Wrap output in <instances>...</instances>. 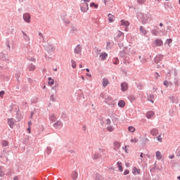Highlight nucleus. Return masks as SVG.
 Returning a JSON list of instances; mask_svg holds the SVG:
<instances>
[{
    "instance_id": "obj_1",
    "label": "nucleus",
    "mask_w": 180,
    "mask_h": 180,
    "mask_svg": "<svg viewBox=\"0 0 180 180\" xmlns=\"http://www.w3.org/2000/svg\"><path fill=\"white\" fill-rule=\"evenodd\" d=\"M80 9L82 12H88V9H89V6L85 2H82L80 4Z\"/></svg>"
},
{
    "instance_id": "obj_2",
    "label": "nucleus",
    "mask_w": 180,
    "mask_h": 180,
    "mask_svg": "<svg viewBox=\"0 0 180 180\" xmlns=\"http://www.w3.org/2000/svg\"><path fill=\"white\" fill-rule=\"evenodd\" d=\"M153 44H154V46L160 47V46H162V44H164V42H162V40H161L160 39H156L155 40V41L153 42Z\"/></svg>"
},
{
    "instance_id": "obj_3",
    "label": "nucleus",
    "mask_w": 180,
    "mask_h": 180,
    "mask_svg": "<svg viewBox=\"0 0 180 180\" xmlns=\"http://www.w3.org/2000/svg\"><path fill=\"white\" fill-rule=\"evenodd\" d=\"M23 19L27 23H30V14L26 13L23 15Z\"/></svg>"
},
{
    "instance_id": "obj_4",
    "label": "nucleus",
    "mask_w": 180,
    "mask_h": 180,
    "mask_svg": "<svg viewBox=\"0 0 180 180\" xmlns=\"http://www.w3.org/2000/svg\"><path fill=\"white\" fill-rule=\"evenodd\" d=\"M121 89L123 92L127 91L129 89V86L127 85V83L123 82L121 84Z\"/></svg>"
},
{
    "instance_id": "obj_5",
    "label": "nucleus",
    "mask_w": 180,
    "mask_h": 180,
    "mask_svg": "<svg viewBox=\"0 0 180 180\" xmlns=\"http://www.w3.org/2000/svg\"><path fill=\"white\" fill-rule=\"evenodd\" d=\"M141 173V170L140 169H137V167H134L132 169V174L134 175H140Z\"/></svg>"
},
{
    "instance_id": "obj_6",
    "label": "nucleus",
    "mask_w": 180,
    "mask_h": 180,
    "mask_svg": "<svg viewBox=\"0 0 180 180\" xmlns=\"http://www.w3.org/2000/svg\"><path fill=\"white\" fill-rule=\"evenodd\" d=\"M53 127H55V129H61V127H63V122H61V121H57L53 124Z\"/></svg>"
},
{
    "instance_id": "obj_7",
    "label": "nucleus",
    "mask_w": 180,
    "mask_h": 180,
    "mask_svg": "<svg viewBox=\"0 0 180 180\" xmlns=\"http://www.w3.org/2000/svg\"><path fill=\"white\" fill-rule=\"evenodd\" d=\"M107 58H108V53L106 52H103L100 54V58L103 61H105V60H106Z\"/></svg>"
},
{
    "instance_id": "obj_8",
    "label": "nucleus",
    "mask_w": 180,
    "mask_h": 180,
    "mask_svg": "<svg viewBox=\"0 0 180 180\" xmlns=\"http://www.w3.org/2000/svg\"><path fill=\"white\" fill-rule=\"evenodd\" d=\"M8 124L9 127H11V129H13V126L15 124V121L13 120V118L8 119Z\"/></svg>"
},
{
    "instance_id": "obj_9",
    "label": "nucleus",
    "mask_w": 180,
    "mask_h": 180,
    "mask_svg": "<svg viewBox=\"0 0 180 180\" xmlns=\"http://www.w3.org/2000/svg\"><path fill=\"white\" fill-rule=\"evenodd\" d=\"M154 115H155L154 112L148 111L146 113V116L147 119H151V117H154Z\"/></svg>"
},
{
    "instance_id": "obj_10",
    "label": "nucleus",
    "mask_w": 180,
    "mask_h": 180,
    "mask_svg": "<svg viewBox=\"0 0 180 180\" xmlns=\"http://www.w3.org/2000/svg\"><path fill=\"white\" fill-rule=\"evenodd\" d=\"M158 130L155 128H153L150 130V134L152 136H158Z\"/></svg>"
},
{
    "instance_id": "obj_11",
    "label": "nucleus",
    "mask_w": 180,
    "mask_h": 180,
    "mask_svg": "<svg viewBox=\"0 0 180 180\" xmlns=\"http://www.w3.org/2000/svg\"><path fill=\"white\" fill-rule=\"evenodd\" d=\"M155 157H156V160H158V161H160V160H161V158H162V155L161 154V152H160L158 150L156 151Z\"/></svg>"
},
{
    "instance_id": "obj_12",
    "label": "nucleus",
    "mask_w": 180,
    "mask_h": 180,
    "mask_svg": "<svg viewBox=\"0 0 180 180\" xmlns=\"http://www.w3.org/2000/svg\"><path fill=\"white\" fill-rule=\"evenodd\" d=\"M121 23V26H129L130 25V22H129V21L127 20H122L120 21Z\"/></svg>"
},
{
    "instance_id": "obj_13",
    "label": "nucleus",
    "mask_w": 180,
    "mask_h": 180,
    "mask_svg": "<svg viewBox=\"0 0 180 180\" xmlns=\"http://www.w3.org/2000/svg\"><path fill=\"white\" fill-rule=\"evenodd\" d=\"M75 54H79V53H81V46L77 45V46L75 48Z\"/></svg>"
},
{
    "instance_id": "obj_14",
    "label": "nucleus",
    "mask_w": 180,
    "mask_h": 180,
    "mask_svg": "<svg viewBox=\"0 0 180 180\" xmlns=\"http://www.w3.org/2000/svg\"><path fill=\"white\" fill-rule=\"evenodd\" d=\"M162 60V56L158 55L155 58V63H160Z\"/></svg>"
},
{
    "instance_id": "obj_15",
    "label": "nucleus",
    "mask_w": 180,
    "mask_h": 180,
    "mask_svg": "<svg viewBox=\"0 0 180 180\" xmlns=\"http://www.w3.org/2000/svg\"><path fill=\"white\" fill-rule=\"evenodd\" d=\"M120 143L118 141L114 142V148L115 150H119L120 148Z\"/></svg>"
},
{
    "instance_id": "obj_16",
    "label": "nucleus",
    "mask_w": 180,
    "mask_h": 180,
    "mask_svg": "<svg viewBox=\"0 0 180 180\" xmlns=\"http://www.w3.org/2000/svg\"><path fill=\"white\" fill-rule=\"evenodd\" d=\"M140 32L142 34H147L148 33L147 30H146V28H144V27L143 26L140 27Z\"/></svg>"
},
{
    "instance_id": "obj_17",
    "label": "nucleus",
    "mask_w": 180,
    "mask_h": 180,
    "mask_svg": "<svg viewBox=\"0 0 180 180\" xmlns=\"http://www.w3.org/2000/svg\"><path fill=\"white\" fill-rule=\"evenodd\" d=\"M1 146L2 147H8L9 146V142L6 140L1 141Z\"/></svg>"
},
{
    "instance_id": "obj_18",
    "label": "nucleus",
    "mask_w": 180,
    "mask_h": 180,
    "mask_svg": "<svg viewBox=\"0 0 180 180\" xmlns=\"http://www.w3.org/2000/svg\"><path fill=\"white\" fill-rule=\"evenodd\" d=\"M108 20H109L110 23H112L113 22V20H115V15H113L112 14H108Z\"/></svg>"
},
{
    "instance_id": "obj_19",
    "label": "nucleus",
    "mask_w": 180,
    "mask_h": 180,
    "mask_svg": "<svg viewBox=\"0 0 180 180\" xmlns=\"http://www.w3.org/2000/svg\"><path fill=\"white\" fill-rule=\"evenodd\" d=\"M105 102L108 103V105H112L113 103V100L112 99V97H108Z\"/></svg>"
},
{
    "instance_id": "obj_20",
    "label": "nucleus",
    "mask_w": 180,
    "mask_h": 180,
    "mask_svg": "<svg viewBox=\"0 0 180 180\" xmlns=\"http://www.w3.org/2000/svg\"><path fill=\"white\" fill-rule=\"evenodd\" d=\"M72 179H74V180L77 179L78 178V172H73L72 173Z\"/></svg>"
},
{
    "instance_id": "obj_21",
    "label": "nucleus",
    "mask_w": 180,
    "mask_h": 180,
    "mask_svg": "<svg viewBox=\"0 0 180 180\" xmlns=\"http://www.w3.org/2000/svg\"><path fill=\"white\" fill-rule=\"evenodd\" d=\"M125 105H126V103H124V101H119V103H118V106H119L120 108H124Z\"/></svg>"
},
{
    "instance_id": "obj_22",
    "label": "nucleus",
    "mask_w": 180,
    "mask_h": 180,
    "mask_svg": "<svg viewBox=\"0 0 180 180\" xmlns=\"http://www.w3.org/2000/svg\"><path fill=\"white\" fill-rule=\"evenodd\" d=\"M109 84V81L107 79H103V86L105 87L108 86Z\"/></svg>"
},
{
    "instance_id": "obj_23",
    "label": "nucleus",
    "mask_w": 180,
    "mask_h": 180,
    "mask_svg": "<svg viewBox=\"0 0 180 180\" xmlns=\"http://www.w3.org/2000/svg\"><path fill=\"white\" fill-rule=\"evenodd\" d=\"M48 79H49L48 84L50 86H51L52 85H54V79H52L51 77H49Z\"/></svg>"
},
{
    "instance_id": "obj_24",
    "label": "nucleus",
    "mask_w": 180,
    "mask_h": 180,
    "mask_svg": "<svg viewBox=\"0 0 180 180\" xmlns=\"http://www.w3.org/2000/svg\"><path fill=\"white\" fill-rule=\"evenodd\" d=\"M117 166L120 172H123V167H122V162H118Z\"/></svg>"
},
{
    "instance_id": "obj_25",
    "label": "nucleus",
    "mask_w": 180,
    "mask_h": 180,
    "mask_svg": "<svg viewBox=\"0 0 180 180\" xmlns=\"http://www.w3.org/2000/svg\"><path fill=\"white\" fill-rule=\"evenodd\" d=\"M50 119L51 120V122H56V120H57V117H56L55 115L52 114L51 116H50Z\"/></svg>"
},
{
    "instance_id": "obj_26",
    "label": "nucleus",
    "mask_w": 180,
    "mask_h": 180,
    "mask_svg": "<svg viewBox=\"0 0 180 180\" xmlns=\"http://www.w3.org/2000/svg\"><path fill=\"white\" fill-rule=\"evenodd\" d=\"M128 130L131 133H134L136 131V128H134V127H129Z\"/></svg>"
},
{
    "instance_id": "obj_27",
    "label": "nucleus",
    "mask_w": 180,
    "mask_h": 180,
    "mask_svg": "<svg viewBox=\"0 0 180 180\" xmlns=\"http://www.w3.org/2000/svg\"><path fill=\"white\" fill-rule=\"evenodd\" d=\"M139 142V139L136 138V137H134V138H131V143H138Z\"/></svg>"
},
{
    "instance_id": "obj_28",
    "label": "nucleus",
    "mask_w": 180,
    "mask_h": 180,
    "mask_svg": "<svg viewBox=\"0 0 180 180\" xmlns=\"http://www.w3.org/2000/svg\"><path fill=\"white\" fill-rule=\"evenodd\" d=\"M71 64L72 68H77V63L74 60H71Z\"/></svg>"
},
{
    "instance_id": "obj_29",
    "label": "nucleus",
    "mask_w": 180,
    "mask_h": 180,
    "mask_svg": "<svg viewBox=\"0 0 180 180\" xmlns=\"http://www.w3.org/2000/svg\"><path fill=\"white\" fill-rule=\"evenodd\" d=\"M98 4H96L95 3H92L90 4L91 8H94V9H98Z\"/></svg>"
},
{
    "instance_id": "obj_30",
    "label": "nucleus",
    "mask_w": 180,
    "mask_h": 180,
    "mask_svg": "<svg viewBox=\"0 0 180 180\" xmlns=\"http://www.w3.org/2000/svg\"><path fill=\"white\" fill-rule=\"evenodd\" d=\"M167 44H168L169 47H171V43H172V39H167L166 41Z\"/></svg>"
},
{
    "instance_id": "obj_31",
    "label": "nucleus",
    "mask_w": 180,
    "mask_h": 180,
    "mask_svg": "<svg viewBox=\"0 0 180 180\" xmlns=\"http://www.w3.org/2000/svg\"><path fill=\"white\" fill-rule=\"evenodd\" d=\"M170 101L172 102V103H176V101L175 100V96H172L169 97Z\"/></svg>"
},
{
    "instance_id": "obj_32",
    "label": "nucleus",
    "mask_w": 180,
    "mask_h": 180,
    "mask_svg": "<svg viewBox=\"0 0 180 180\" xmlns=\"http://www.w3.org/2000/svg\"><path fill=\"white\" fill-rule=\"evenodd\" d=\"M5 175V172L4 171V168L0 167V176H4Z\"/></svg>"
},
{
    "instance_id": "obj_33",
    "label": "nucleus",
    "mask_w": 180,
    "mask_h": 180,
    "mask_svg": "<svg viewBox=\"0 0 180 180\" xmlns=\"http://www.w3.org/2000/svg\"><path fill=\"white\" fill-rule=\"evenodd\" d=\"M113 64H115V65H117V64H119V58H115L113 60Z\"/></svg>"
},
{
    "instance_id": "obj_34",
    "label": "nucleus",
    "mask_w": 180,
    "mask_h": 180,
    "mask_svg": "<svg viewBox=\"0 0 180 180\" xmlns=\"http://www.w3.org/2000/svg\"><path fill=\"white\" fill-rule=\"evenodd\" d=\"M107 130H108V131L112 132V131H113V130H115V129L113 128V127L109 126L107 127Z\"/></svg>"
},
{
    "instance_id": "obj_35",
    "label": "nucleus",
    "mask_w": 180,
    "mask_h": 180,
    "mask_svg": "<svg viewBox=\"0 0 180 180\" xmlns=\"http://www.w3.org/2000/svg\"><path fill=\"white\" fill-rule=\"evenodd\" d=\"M154 99V96H150V97H148V101H150V102H151L152 103H154V101H153Z\"/></svg>"
},
{
    "instance_id": "obj_36",
    "label": "nucleus",
    "mask_w": 180,
    "mask_h": 180,
    "mask_svg": "<svg viewBox=\"0 0 180 180\" xmlns=\"http://www.w3.org/2000/svg\"><path fill=\"white\" fill-rule=\"evenodd\" d=\"M30 71H34V70H36V66H34V65H30Z\"/></svg>"
},
{
    "instance_id": "obj_37",
    "label": "nucleus",
    "mask_w": 180,
    "mask_h": 180,
    "mask_svg": "<svg viewBox=\"0 0 180 180\" xmlns=\"http://www.w3.org/2000/svg\"><path fill=\"white\" fill-rule=\"evenodd\" d=\"M157 140H158V141H159V143H162V137H161V135H159L157 137Z\"/></svg>"
},
{
    "instance_id": "obj_38",
    "label": "nucleus",
    "mask_w": 180,
    "mask_h": 180,
    "mask_svg": "<svg viewBox=\"0 0 180 180\" xmlns=\"http://www.w3.org/2000/svg\"><path fill=\"white\" fill-rule=\"evenodd\" d=\"M138 4H140V5H143L146 2V0H137Z\"/></svg>"
},
{
    "instance_id": "obj_39",
    "label": "nucleus",
    "mask_w": 180,
    "mask_h": 180,
    "mask_svg": "<svg viewBox=\"0 0 180 180\" xmlns=\"http://www.w3.org/2000/svg\"><path fill=\"white\" fill-rule=\"evenodd\" d=\"M163 84H164L165 86H167V87H168V85H169V82H168V81H167V80H165Z\"/></svg>"
},
{
    "instance_id": "obj_40",
    "label": "nucleus",
    "mask_w": 180,
    "mask_h": 180,
    "mask_svg": "<svg viewBox=\"0 0 180 180\" xmlns=\"http://www.w3.org/2000/svg\"><path fill=\"white\" fill-rule=\"evenodd\" d=\"M129 174H130V172L129 171V169L124 170V175H129Z\"/></svg>"
},
{
    "instance_id": "obj_41",
    "label": "nucleus",
    "mask_w": 180,
    "mask_h": 180,
    "mask_svg": "<svg viewBox=\"0 0 180 180\" xmlns=\"http://www.w3.org/2000/svg\"><path fill=\"white\" fill-rule=\"evenodd\" d=\"M46 151H47V154H50L51 153V148H47Z\"/></svg>"
},
{
    "instance_id": "obj_42",
    "label": "nucleus",
    "mask_w": 180,
    "mask_h": 180,
    "mask_svg": "<svg viewBox=\"0 0 180 180\" xmlns=\"http://www.w3.org/2000/svg\"><path fill=\"white\" fill-rule=\"evenodd\" d=\"M94 160H98V158H99V155L95 154V155H94Z\"/></svg>"
},
{
    "instance_id": "obj_43",
    "label": "nucleus",
    "mask_w": 180,
    "mask_h": 180,
    "mask_svg": "<svg viewBox=\"0 0 180 180\" xmlns=\"http://www.w3.org/2000/svg\"><path fill=\"white\" fill-rule=\"evenodd\" d=\"M175 158V155H169V158L170 159V160H172V159H174Z\"/></svg>"
},
{
    "instance_id": "obj_44",
    "label": "nucleus",
    "mask_w": 180,
    "mask_h": 180,
    "mask_svg": "<svg viewBox=\"0 0 180 180\" xmlns=\"http://www.w3.org/2000/svg\"><path fill=\"white\" fill-rule=\"evenodd\" d=\"M106 123H107V124H110V123H111L110 119H107Z\"/></svg>"
},
{
    "instance_id": "obj_45",
    "label": "nucleus",
    "mask_w": 180,
    "mask_h": 180,
    "mask_svg": "<svg viewBox=\"0 0 180 180\" xmlns=\"http://www.w3.org/2000/svg\"><path fill=\"white\" fill-rule=\"evenodd\" d=\"M118 36H119V37H120V36H123V32L119 31L118 32Z\"/></svg>"
},
{
    "instance_id": "obj_46",
    "label": "nucleus",
    "mask_w": 180,
    "mask_h": 180,
    "mask_svg": "<svg viewBox=\"0 0 180 180\" xmlns=\"http://www.w3.org/2000/svg\"><path fill=\"white\" fill-rule=\"evenodd\" d=\"M4 94H5V91H0V96H2Z\"/></svg>"
},
{
    "instance_id": "obj_47",
    "label": "nucleus",
    "mask_w": 180,
    "mask_h": 180,
    "mask_svg": "<svg viewBox=\"0 0 180 180\" xmlns=\"http://www.w3.org/2000/svg\"><path fill=\"white\" fill-rule=\"evenodd\" d=\"M125 167H127V168H129V167H130V163H126V164H125Z\"/></svg>"
},
{
    "instance_id": "obj_48",
    "label": "nucleus",
    "mask_w": 180,
    "mask_h": 180,
    "mask_svg": "<svg viewBox=\"0 0 180 180\" xmlns=\"http://www.w3.org/2000/svg\"><path fill=\"white\" fill-rule=\"evenodd\" d=\"M155 75L156 78H158L160 77V75L158 73H155Z\"/></svg>"
},
{
    "instance_id": "obj_49",
    "label": "nucleus",
    "mask_w": 180,
    "mask_h": 180,
    "mask_svg": "<svg viewBox=\"0 0 180 180\" xmlns=\"http://www.w3.org/2000/svg\"><path fill=\"white\" fill-rule=\"evenodd\" d=\"M51 99H52V101H54V95L51 96Z\"/></svg>"
},
{
    "instance_id": "obj_50",
    "label": "nucleus",
    "mask_w": 180,
    "mask_h": 180,
    "mask_svg": "<svg viewBox=\"0 0 180 180\" xmlns=\"http://www.w3.org/2000/svg\"><path fill=\"white\" fill-rule=\"evenodd\" d=\"M28 133L30 134L31 129H30V127H29V128L27 129Z\"/></svg>"
},
{
    "instance_id": "obj_51",
    "label": "nucleus",
    "mask_w": 180,
    "mask_h": 180,
    "mask_svg": "<svg viewBox=\"0 0 180 180\" xmlns=\"http://www.w3.org/2000/svg\"><path fill=\"white\" fill-rule=\"evenodd\" d=\"M110 46V42H107V47H109Z\"/></svg>"
},
{
    "instance_id": "obj_52",
    "label": "nucleus",
    "mask_w": 180,
    "mask_h": 180,
    "mask_svg": "<svg viewBox=\"0 0 180 180\" xmlns=\"http://www.w3.org/2000/svg\"><path fill=\"white\" fill-rule=\"evenodd\" d=\"M28 126H30H30H32V122L30 121V122H28Z\"/></svg>"
},
{
    "instance_id": "obj_53",
    "label": "nucleus",
    "mask_w": 180,
    "mask_h": 180,
    "mask_svg": "<svg viewBox=\"0 0 180 180\" xmlns=\"http://www.w3.org/2000/svg\"><path fill=\"white\" fill-rule=\"evenodd\" d=\"M82 1H83V2H85V3L89 2V0H82Z\"/></svg>"
},
{
    "instance_id": "obj_54",
    "label": "nucleus",
    "mask_w": 180,
    "mask_h": 180,
    "mask_svg": "<svg viewBox=\"0 0 180 180\" xmlns=\"http://www.w3.org/2000/svg\"><path fill=\"white\" fill-rule=\"evenodd\" d=\"M143 153H141V155H140L141 158H143Z\"/></svg>"
},
{
    "instance_id": "obj_55",
    "label": "nucleus",
    "mask_w": 180,
    "mask_h": 180,
    "mask_svg": "<svg viewBox=\"0 0 180 180\" xmlns=\"http://www.w3.org/2000/svg\"><path fill=\"white\" fill-rule=\"evenodd\" d=\"M82 79H83V81H85V77H84V76H82Z\"/></svg>"
},
{
    "instance_id": "obj_56",
    "label": "nucleus",
    "mask_w": 180,
    "mask_h": 180,
    "mask_svg": "<svg viewBox=\"0 0 180 180\" xmlns=\"http://www.w3.org/2000/svg\"><path fill=\"white\" fill-rule=\"evenodd\" d=\"M128 30H129V28L126 27L125 28V32H128Z\"/></svg>"
},
{
    "instance_id": "obj_57",
    "label": "nucleus",
    "mask_w": 180,
    "mask_h": 180,
    "mask_svg": "<svg viewBox=\"0 0 180 180\" xmlns=\"http://www.w3.org/2000/svg\"><path fill=\"white\" fill-rule=\"evenodd\" d=\"M86 71L87 72H89V69L86 68Z\"/></svg>"
},
{
    "instance_id": "obj_58",
    "label": "nucleus",
    "mask_w": 180,
    "mask_h": 180,
    "mask_svg": "<svg viewBox=\"0 0 180 180\" xmlns=\"http://www.w3.org/2000/svg\"><path fill=\"white\" fill-rule=\"evenodd\" d=\"M79 68H82V64L79 65Z\"/></svg>"
},
{
    "instance_id": "obj_59",
    "label": "nucleus",
    "mask_w": 180,
    "mask_h": 180,
    "mask_svg": "<svg viewBox=\"0 0 180 180\" xmlns=\"http://www.w3.org/2000/svg\"><path fill=\"white\" fill-rule=\"evenodd\" d=\"M32 61H36V59L32 58Z\"/></svg>"
},
{
    "instance_id": "obj_60",
    "label": "nucleus",
    "mask_w": 180,
    "mask_h": 180,
    "mask_svg": "<svg viewBox=\"0 0 180 180\" xmlns=\"http://www.w3.org/2000/svg\"><path fill=\"white\" fill-rule=\"evenodd\" d=\"M23 35L24 36H27V34H26L25 32H23Z\"/></svg>"
},
{
    "instance_id": "obj_61",
    "label": "nucleus",
    "mask_w": 180,
    "mask_h": 180,
    "mask_svg": "<svg viewBox=\"0 0 180 180\" xmlns=\"http://www.w3.org/2000/svg\"><path fill=\"white\" fill-rule=\"evenodd\" d=\"M14 180H18V177H15V178H14Z\"/></svg>"
},
{
    "instance_id": "obj_62",
    "label": "nucleus",
    "mask_w": 180,
    "mask_h": 180,
    "mask_svg": "<svg viewBox=\"0 0 180 180\" xmlns=\"http://www.w3.org/2000/svg\"><path fill=\"white\" fill-rule=\"evenodd\" d=\"M177 178H178V179H179V180H180V176H179Z\"/></svg>"
},
{
    "instance_id": "obj_63",
    "label": "nucleus",
    "mask_w": 180,
    "mask_h": 180,
    "mask_svg": "<svg viewBox=\"0 0 180 180\" xmlns=\"http://www.w3.org/2000/svg\"><path fill=\"white\" fill-rule=\"evenodd\" d=\"M160 26H162V23H160Z\"/></svg>"
},
{
    "instance_id": "obj_64",
    "label": "nucleus",
    "mask_w": 180,
    "mask_h": 180,
    "mask_svg": "<svg viewBox=\"0 0 180 180\" xmlns=\"http://www.w3.org/2000/svg\"><path fill=\"white\" fill-rule=\"evenodd\" d=\"M86 75H87L88 77H91V75H88V74H87Z\"/></svg>"
}]
</instances>
